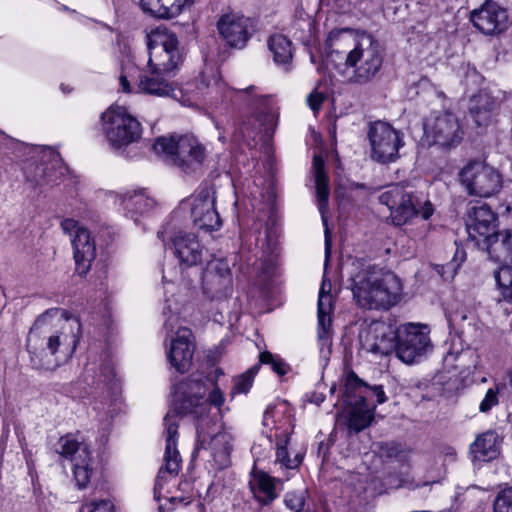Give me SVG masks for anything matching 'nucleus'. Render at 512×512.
Wrapping results in <instances>:
<instances>
[{
    "mask_svg": "<svg viewBox=\"0 0 512 512\" xmlns=\"http://www.w3.org/2000/svg\"><path fill=\"white\" fill-rule=\"evenodd\" d=\"M75 271L83 277L90 271L92 262L96 258V244L88 229H79L71 239Z\"/></svg>",
    "mask_w": 512,
    "mask_h": 512,
    "instance_id": "obj_25",
    "label": "nucleus"
},
{
    "mask_svg": "<svg viewBox=\"0 0 512 512\" xmlns=\"http://www.w3.org/2000/svg\"><path fill=\"white\" fill-rule=\"evenodd\" d=\"M379 201L389 208L392 222L397 226L418 216L428 220L434 213L433 204L423 194L401 185L390 186L379 196Z\"/></svg>",
    "mask_w": 512,
    "mask_h": 512,
    "instance_id": "obj_5",
    "label": "nucleus"
},
{
    "mask_svg": "<svg viewBox=\"0 0 512 512\" xmlns=\"http://www.w3.org/2000/svg\"><path fill=\"white\" fill-rule=\"evenodd\" d=\"M220 35L234 48H243L251 36L250 19L236 14H225L217 23Z\"/></svg>",
    "mask_w": 512,
    "mask_h": 512,
    "instance_id": "obj_24",
    "label": "nucleus"
},
{
    "mask_svg": "<svg viewBox=\"0 0 512 512\" xmlns=\"http://www.w3.org/2000/svg\"><path fill=\"white\" fill-rule=\"evenodd\" d=\"M259 361L261 364H270L273 371L280 376L286 374L287 372L286 364L279 358L274 357V355L268 351L260 353Z\"/></svg>",
    "mask_w": 512,
    "mask_h": 512,
    "instance_id": "obj_42",
    "label": "nucleus"
},
{
    "mask_svg": "<svg viewBox=\"0 0 512 512\" xmlns=\"http://www.w3.org/2000/svg\"><path fill=\"white\" fill-rule=\"evenodd\" d=\"M464 259H465V251L463 249H461V250L457 249L455 256L451 262L457 263L458 267H459L460 264L464 261Z\"/></svg>",
    "mask_w": 512,
    "mask_h": 512,
    "instance_id": "obj_55",
    "label": "nucleus"
},
{
    "mask_svg": "<svg viewBox=\"0 0 512 512\" xmlns=\"http://www.w3.org/2000/svg\"><path fill=\"white\" fill-rule=\"evenodd\" d=\"M120 204L126 211V214L137 221L138 215L149 212L155 205L153 199L145 195L143 191L132 192L120 197Z\"/></svg>",
    "mask_w": 512,
    "mask_h": 512,
    "instance_id": "obj_32",
    "label": "nucleus"
},
{
    "mask_svg": "<svg viewBox=\"0 0 512 512\" xmlns=\"http://www.w3.org/2000/svg\"><path fill=\"white\" fill-rule=\"evenodd\" d=\"M171 241L175 256L181 264L187 267L201 264L208 258V250L200 243L198 237L191 232L179 231Z\"/></svg>",
    "mask_w": 512,
    "mask_h": 512,
    "instance_id": "obj_23",
    "label": "nucleus"
},
{
    "mask_svg": "<svg viewBox=\"0 0 512 512\" xmlns=\"http://www.w3.org/2000/svg\"><path fill=\"white\" fill-rule=\"evenodd\" d=\"M82 509L88 512H114V505L110 500L102 499L85 504Z\"/></svg>",
    "mask_w": 512,
    "mask_h": 512,
    "instance_id": "obj_44",
    "label": "nucleus"
},
{
    "mask_svg": "<svg viewBox=\"0 0 512 512\" xmlns=\"http://www.w3.org/2000/svg\"><path fill=\"white\" fill-rule=\"evenodd\" d=\"M81 338V323L58 308L46 310L34 322L27 337L33 368L54 371L73 356Z\"/></svg>",
    "mask_w": 512,
    "mask_h": 512,
    "instance_id": "obj_1",
    "label": "nucleus"
},
{
    "mask_svg": "<svg viewBox=\"0 0 512 512\" xmlns=\"http://www.w3.org/2000/svg\"><path fill=\"white\" fill-rule=\"evenodd\" d=\"M398 327L385 323H375L361 336L362 348L376 355H389L395 352Z\"/></svg>",
    "mask_w": 512,
    "mask_h": 512,
    "instance_id": "obj_22",
    "label": "nucleus"
},
{
    "mask_svg": "<svg viewBox=\"0 0 512 512\" xmlns=\"http://www.w3.org/2000/svg\"><path fill=\"white\" fill-rule=\"evenodd\" d=\"M169 501L173 504L175 503H183L184 505H187L190 503L189 500H187L186 498L184 497H170L169 498Z\"/></svg>",
    "mask_w": 512,
    "mask_h": 512,
    "instance_id": "obj_57",
    "label": "nucleus"
},
{
    "mask_svg": "<svg viewBox=\"0 0 512 512\" xmlns=\"http://www.w3.org/2000/svg\"><path fill=\"white\" fill-rule=\"evenodd\" d=\"M26 460H27V464H28V466H30V461H29V459H28V456H27V455H26Z\"/></svg>",
    "mask_w": 512,
    "mask_h": 512,
    "instance_id": "obj_60",
    "label": "nucleus"
},
{
    "mask_svg": "<svg viewBox=\"0 0 512 512\" xmlns=\"http://www.w3.org/2000/svg\"><path fill=\"white\" fill-rule=\"evenodd\" d=\"M114 376V368L112 364L105 362L101 364L99 374H96L95 365L86 366L83 379L87 385L99 387L101 384H110L113 381Z\"/></svg>",
    "mask_w": 512,
    "mask_h": 512,
    "instance_id": "obj_36",
    "label": "nucleus"
},
{
    "mask_svg": "<svg viewBox=\"0 0 512 512\" xmlns=\"http://www.w3.org/2000/svg\"><path fill=\"white\" fill-rule=\"evenodd\" d=\"M500 442L493 431H487L479 435L470 446V452L474 460L488 462L499 455Z\"/></svg>",
    "mask_w": 512,
    "mask_h": 512,
    "instance_id": "obj_29",
    "label": "nucleus"
},
{
    "mask_svg": "<svg viewBox=\"0 0 512 512\" xmlns=\"http://www.w3.org/2000/svg\"><path fill=\"white\" fill-rule=\"evenodd\" d=\"M196 450L206 454L216 469H225L231 465L233 437L226 431L209 435L202 427H198Z\"/></svg>",
    "mask_w": 512,
    "mask_h": 512,
    "instance_id": "obj_14",
    "label": "nucleus"
},
{
    "mask_svg": "<svg viewBox=\"0 0 512 512\" xmlns=\"http://www.w3.org/2000/svg\"><path fill=\"white\" fill-rule=\"evenodd\" d=\"M47 174L46 169L43 164L36 165L35 167V175L31 179V181L35 182L36 185H40L42 183H47L49 180H47Z\"/></svg>",
    "mask_w": 512,
    "mask_h": 512,
    "instance_id": "obj_52",
    "label": "nucleus"
},
{
    "mask_svg": "<svg viewBox=\"0 0 512 512\" xmlns=\"http://www.w3.org/2000/svg\"><path fill=\"white\" fill-rule=\"evenodd\" d=\"M102 131L110 147L115 151L124 149L141 138L140 122L120 106L108 108L101 116Z\"/></svg>",
    "mask_w": 512,
    "mask_h": 512,
    "instance_id": "obj_7",
    "label": "nucleus"
},
{
    "mask_svg": "<svg viewBox=\"0 0 512 512\" xmlns=\"http://www.w3.org/2000/svg\"><path fill=\"white\" fill-rule=\"evenodd\" d=\"M344 395L347 404L352 406L348 418V428L350 431L358 433L370 425L374 417L375 405L370 406L366 403L364 395H355L354 393L347 395L346 391Z\"/></svg>",
    "mask_w": 512,
    "mask_h": 512,
    "instance_id": "obj_26",
    "label": "nucleus"
},
{
    "mask_svg": "<svg viewBox=\"0 0 512 512\" xmlns=\"http://www.w3.org/2000/svg\"><path fill=\"white\" fill-rule=\"evenodd\" d=\"M352 281L353 297L362 308L388 310L401 300L402 282L393 272L367 265L352 277Z\"/></svg>",
    "mask_w": 512,
    "mask_h": 512,
    "instance_id": "obj_4",
    "label": "nucleus"
},
{
    "mask_svg": "<svg viewBox=\"0 0 512 512\" xmlns=\"http://www.w3.org/2000/svg\"><path fill=\"white\" fill-rule=\"evenodd\" d=\"M345 387L347 395L350 393H354L355 395H364L366 396V401L370 396L376 397L377 404H382L387 400L381 385L368 386L359 379L354 372L347 374Z\"/></svg>",
    "mask_w": 512,
    "mask_h": 512,
    "instance_id": "obj_34",
    "label": "nucleus"
},
{
    "mask_svg": "<svg viewBox=\"0 0 512 512\" xmlns=\"http://www.w3.org/2000/svg\"><path fill=\"white\" fill-rule=\"evenodd\" d=\"M153 149L171 164L186 173L199 169L205 158L206 150L199 140L190 134L183 136L159 137Z\"/></svg>",
    "mask_w": 512,
    "mask_h": 512,
    "instance_id": "obj_6",
    "label": "nucleus"
},
{
    "mask_svg": "<svg viewBox=\"0 0 512 512\" xmlns=\"http://www.w3.org/2000/svg\"><path fill=\"white\" fill-rule=\"evenodd\" d=\"M495 280L501 290L503 299L512 304V268L501 267L495 272Z\"/></svg>",
    "mask_w": 512,
    "mask_h": 512,
    "instance_id": "obj_38",
    "label": "nucleus"
},
{
    "mask_svg": "<svg viewBox=\"0 0 512 512\" xmlns=\"http://www.w3.org/2000/svg\"><path fill=\"white\" fill-rule=\"evenodd\" d=\"M475 101L478 103L484 102L483 105V112L487 113L492 109V102L489 101V98L487 96H478ZM470 112L475 115H480L482 113V109L478 107L477 105L472 104L470 107Z\"/></svg>",
    "mask_w": 512,
    "mask_h": 512,
    "instance_id": "obj_49",
    "label": "nucleus"
},
{
    "mask_svg": "<svg viewBox=\"0 0 512 512\" xmlns=\"http://www.w3.org/2000/svg\"><path fill=\"white\" fill-rule=\"evenodd\" d=\"M139 75L138 89L149 95L157 97H171L181 101L182 90L171 81L163 71L149 67Z\"/></svg>",
    "mask_w": 512,
    "mask_h": 512,
    "instance_id": "obj_21",
    "label": "nucleus"
},
{
    "mask_svg": "<svg viewBox=\"0 0 512 512\" xmlns=\"http://www.w3.org/2000/svg\"><path fill=\"white\" fill-rule=\"evenodd\" d=\"M56 451L61 457L71 461L78 488H86L93 474L88 445L78 441L72 434H67L59 439Z\"/></svg>",
    "mask_w": 512,
    "mask_h": 512,
    "instance_id": "obj_12",
    "label": "nucleus"
},
{
    "mask_svg": "<svg viewBox=\"0 0 512 512\" xmlns=\"http://www.w3.org/2000/svg\"><path fill=\"white\" fill-rule=\"evenodd\" d=\"M367 137L371 160L380 164H389L400 158L399 150L405 144L404 134L389 123L384 121L369 123Z\"/></svg>",
    "mask_w": 512,
    "mask_h": 512,
    "instance_id": "obj_9",
    "label": "nucleus"
},
{
    "mask_svg": "<svg viewBox=\"0 0 512 512\" xmlns=\"http://www.w3.org/2000/svg\"><path fill=\"white\" fill-rule=\"evenodd\" d=\"M330 250H331L330 232H329L328 228L326 227V229H325V254H326L327 259L330 255Z\"/></svg>",
    "mask_w": 512,
    "mask_h": 512,
    "instance_id": "obj_54",
    "label": "nucleus"
},
{
    "mask_svg": "<svg viewBox=\"0 0 512 512\" xmlns=\"http://www.w3.org/2000/svg\"><path fill=\"white\" fill-rule=\"evenodd\" d=\"M214 86H215V87H217V86H218V82H217V81H215V82H214Z\"/></svg>",
    "mask_w": 512,
    "mask_h": 512,
    "instance_id": "obj_61",
    "label": "nucleus"
},
{
    "mask_svg": "<svg viewBox=\"0 0 512 512\" xmlns=\"http://www.w3.org/2000/svg\"><path fill=\"white\" fill-rule=\"evenodd\" d=\"M203 292L210 299L227 297L232 291V273L224 259L208 262L202 275Z\"/></svg>",
    "mask_w": 512,
    "mask_h": 512,
    "instance_id": "obj_16",
    "label": "nucleus"
},
{
    "mask_svg": "<svg viewBox=\"0 0 512 512\" xmlns=\"http://www.w3.org/2000/svg\"><path fill=\"white\" fill-rule=\"evenodd\" d=\"M494 512H512V488L500 491L494 501Z\"/></svg>",
    "mask_w": 512,
    "mask_h": 512,
    "instance_id": "obj_41",
    "label": "nucleus"
},
{
    "mask_svg": "<svg viewBox=\"0 0 512 512\" xmlns=\"http://www.w3.org/2000/svg\"><path fill=\"white\" fill-rule=\"evenodd\" d=\"M190 201L191 218L196 227L207 231L219 229L221 220L214 207V191L211 188H202Z\"/></svg>",
    "mask_w": 512,
    "mask_h": 512,
    "instance_id": "obj_18",
    "label": "nucleus"
},
{
    "mask_svg": "<svg viewBox=\"0 0 512 512\" xmlns=\"http://www.w3.org/2000/svg\"><path fill=\"white\" fill-rule=\"evenodd\" d=\"M179 317L175 314H171L167 319L164 321V328L167 332H173L175 327L178 325Z\"/></svg>",
    "mask_w": 512,
    "mask_h": 512,
    "instance_id": "obj_53",
    "label": "nucleus"
},
{
    "mask_svg": "<svg viewBox=\"0 0 512 512\" xmlns=\"http://www.w3.org/2000/svg\"><path fill=\"white\" fill-rule=\"evenodd\" d=\"M195 351V339L192 331L186 327H179L175 337L171 339L167 358L177 372L184 374L189 371Z\"/></svg>",
    "mask_w": 512,
    "mask_h": 512,
    "instance_id": "obj_20",
    "label": "nucleus"
},
{
    "mask_svg": "<svg viewBox=\"0 0 512 512\" xmlns=\"http://www.w3.org/2000/svg\"><path fill=\"white\" fill-rule=\"evenodd\" d=\"M326 48L328 62L339 71L352 68L351 81L356 84L369 83L383 63L379 42L370 35H363L357 40L350 29L331 31Z\"/></svg>",
    "mask_w": 512,
    "mask_h": 512,
    "instance_id": "obj_3",
    "label": "nucleus"
},
{
    "mask_svg": "<svg viewBox=\"0 0 512 512\" xmlns=\"http://www.w3.org/2000/svg\"><path fill=\"white\" fill-rule=\"evenodd\" d=\"M424 130L427 138L432 139L433 144L442 147L456 146L463 138L459 119L451 112H444L436 116L432 122L425 124Z\"/></svg>",
    "mask_w": 512,
    "mask_h": 512,
    "instance_id": "obj_17",
    "label": "nucleus"
},
{
    "mask_svg": "<svg viewBox=\"0 0 512 512\" xmlns=\"http://www.w3.org/2000/svg\"><path fill=\"white\" fill-rule=\"evenodd\" d=\"M488 238L481 242L479 248L486 250L490 257L497 262L510 261L512 254V229L494 230Z\"/></svg>",
    "mask_w": 512,
    "mask_h": 512,
    "instance_id": "obj_28",
    "label": "nucleus"
},
{
    "mask_svg": "<svg viewBox=\"0 0 512 512\" xmlns=\"http://www.w3.org/2000/svg\"><path fill=\"white\" fill-rule=\"evenodd\" d=\"M460 181L470 195L490 197L499 191L502 183L500 173L482 161H471L460 174Z\"/></svg>",
    "mask_w": 512,
    "mask_h": 512,
    "instance_id": "obj_11",
    "label": "nucleus"
},
{
    "mask_svg": "<svg viewBox=\"0 0 512 512\" xmlns=\"http://www.w3.org/2000/svg\"><path fill=\"white\" fill-rule=\"evenodd\" d=\"M305 493H288L285 496V504L286 506L294 511V512H300L303 509V506L305 504Z\"/></svg>",
    "mask_w": 512,
    "mask_h": 512,
    "instance_id": "obj_43",
    "label": "nucleus"
},
{
    "mask_svg": "<svg viewBox=\"0 0 512 512\" xmlns=\"http://www.w3.org/2000/svg\"><path fill=\"white\" fill-rule=\"evenodd\" d=\"M274 481V478L263 471L253 470L251 473L250 490L263 505H268L277 498Z\"/></svg>",
    "mask_w": 512,
    "mask_h": 512,
    "instance_id": "obj_31",
    "label": "nucleus"
},
{
    "mask_svg": "<svg viewBox=\"0 0 512 512\" xmlns=\"http://www.w3.org/2000/svg\"><path fill=\"white\" fill-rule=\"evenodd\" d=\"M192 3L193 0H141V6L144 11L163 19H171L178 16L185 6Z\"/></svg>",
    "mask_w": 512,
    "mask_h": 512,
    "instance_id": "obj_30",
    "label": "nucleus"
},
{
    "mask_svg": "<svg viewBox=\"0 0 512 512\" xmlns=\"http://www.w3.org/2000/svg\"><path fill=\"white\" fill-rule=\"evenodd\" d=\"M233 99L255 118L266 132L274 130L278 121V106L275 97L263 94L256 86L234 90Z\"/></svg>",
    "mask_w": 512,
    "mask_h": 512,
    "instance_id": "obj_10",
    "label": "nucleus"
},
{
    "mask_svg": "<svg viewBox=\"0 0 512 512\" xmlns=\"http://www.w3.org/2000/svg\"><path fill=\"white\" fill-rule=\"evenodd\" d=\"M426 327L407 324L398 327L395 353L406 364L421 358L430 347V338Z\"/></svg>",
    "mask_w": 512,
    "mask_h": 512,
    "instance_id": "obj_13",
    "label": "nucleus"
},
{
    "mask_svg": "<svg viewBox=\"0 0 512 512\" xmlns=\"http://www.w3.org/2000/svg\"><path fill=\"white\" fill-rule=\"evenodd\" d=\"M61 228L64 231V233L69 234L72 238L74 235L77 234V230L86 229L85 227L80 226L76 220L71 218L64 219L61 222Z\"/></svg>",
    "mask_w": 512,
    "mask_h": 512,
    "instance_id": "obj_47",
    "label": "nucleus"
},
{
    "mask_svg": "<svg viewBox=\"0 0 512 512\" xmlns=\"http://www.w3.org/2000/svg\"><path fill=\"white\" fill-rule=\"evenodd\" d=\"M288 442L289 436L284 433L277 442L276 461L287 469H295L301 464L303 456L298 453L294 458H290L287 450Z\"/></svg>",
    "mask_w": 512,
    "mask_h": 512,
    "instance_id": "obj_37",
    "label": "nucleus"
},
{
    "mask_svg": "<svg viewBox=\"0 0 512 512\" xmlns=\"http://www.w3.org/2000/svg\"><path fill=\"white\" fill-rule=\"evenodd\" d=\"M458 269V264L455 262H449L446 265L436 266L438 274L444 279L449 280L454 277Z\"/></svg>",
    "mask_w": 512,
    "mask_h": 512,
    "instance_id": "obj_46",
    "label": "nucleus"
},
{
    "mask_svg": "<svg viewBox=\"0 0 512 512\" xmlns=\"http://www.w3.org/2000/svg\"><path fill=\"white\" fill-rule=\"evenodd\" d=\"M157 235H158V237H159V238H162V236H163V232H162V231H159V232L157 233Z\"/></svg>",
    "mask_w": 512,
    "mask_h": 512,
    "instance_id": "obj_59",
    "label": "nucleus"
},
{
    "mask_svg": "<svg viewBox=\"0 0 512 512\" xmlns=\"http://www.w3.org/2000/svg\"><path fill=\"white\" fill-rule=\"evenodd\" d=\"M497 215L489 205L482 202H470L467 210L466 230L468 238L481 246L483 240L489 239V235L496 230Z\"/></svg>",
    "mask_w": 512,
    "mask_h": 512,
    "instance_id": "obj_15",
    "label": "nucleus"
},
{
    "mask_svg": "<svg viewBox=\"0 0 512 512\" xmlns=\"http://www.w3.org/2000/svg\"><path fill=\"white\" fill-rule=\"evenodd\" d=\"M313 170L315 174V186L318 206L321 214H324V210L328 205L329 198V181L324 171V161L321 156L315 155L313 158ZM324 217V215H322ZM323 222L326 225V219L323 218Z\"/></svg>",
    "mask_w": 512,
    "mask_h": 512,
    "instance_id": "obj_33",
    "label": "nucleus"
},
{
    "mask_svg": "<svg viewBox=\"0 0 512 512\" xmlns=\"http://www.w3.org/2000/svg\"><path fill=\"white\" fill-rule=\"evenodd\" d=\"M148 66L174 76L184 61L177 36L166 29L157 28L149 35Z\"/></svg>",
    "mask_w": 512,
    "mask_h": 512,
    "instance_id": "obj_8",
    "label": "nucleus"
},
{
    "mask_svg": "<svg viewBox=\"0 0 512 512\" xmlns=\"http://www.w3.org/2000/svg\"><path fill=\"white\" fill-rule=\"evenodd\" d=\"M323 101L324 97L319 92H313L307 97V103L314 112H317L320 109Z\"/></svg>",
    "mask_w": 512,
    "mask_h": 512,
    "instance_id": "obj_50",
    "label": "nucleus"
},
{
    "mask_svg": "<svg viewBox=\"0 0 512 512\" xmlns=\"http://www.w3.org/2000/svg\"><path fill=\"white\" fill-rule=\"evenodd\" d=\"M331 312L332 296L325 290V283L322 284L318 298V339L320 342L321 353L327 349L330 352L331 347Z\"/></svg>",
    "mask_w": 512,
    "mask_h": 512,
    "instance_id": "obj_27",
    "label": "nucleus"
},
{
    "mask_svg": "<svg viewBox=\"0 0 512 512\" xmlns=\"http://www.w3.org/2000/svg\"><path fill=\"white\" fill-rule=\"evenodd\" d=\"M475 320V316L472 310L466 307H460L451 311L448 315V321L451 325L463 330L466 326H470Z\"/></svg>",
    "mask_w": 512,
    "mask_h": 512,
    "instance_id": "obj_39",
    "label": "nucleus"
},
{
    "mask_svg": "<svg viewBox=\"0 0 512 512\" xmlns=\"http://www.w3.org/2000/svg\"><path fill=\"white\" fill-rule=\"evenodd\" d=\"M269 50L277 64L288 65L292 60V42L282 34H275L268 40Z\"/></svg>",
    "mask_w": 512,
    "mask_h": 512,
    "instance_id": "obj_35",
    "label": "nucleus"
},
{
    "mask_svg": "<svg viewBox=\"0 0 512 512\" xmlns=\"http://www.w3.org/2000/svg\"><path fill=\"white\" fill-rule=\"evenodd\" d=\"M470 20L485 35L499 34L509 25L507 11L492 0L485 1L480 8L473 10Z\"/></svg>",
    "mask_w": 512,
    "mask_h": 512,
    "instance_id": "obj_19",
    "label": "nucleus"
},
{
    "mask_svg": "<svg viewBox=\"0 0 512 512\" xmlns=\"http://www.w3.org/2000/svg\"><path fill=\"white\" fill-rule=\"evenodd\" d=\"M509 379H510V384L512 386V369L509 372Z\"/></svg>",
    "mask_w": 512,
    "mask_h": 512,
    "instance_id": "obj_58",
    "label": "nucleus"
},
{
    "mask_svg": "<svg viewBox=\"0 0 512 512\" xmlns=\"http://www.w3.org/2000/svg\"><path fill=\"white\" fill-rule=\"evenodd\" d=\"M120 85L124 92L129 93L131 91L129 81L125 75L120 76Z\"/></svg>",
    "mask_w": 512,
    "mask_h": 512,
    "instance_id": "obj_56",
    "label": "nucleus"
},
{
    "mask_svg": "<svg viewBox=\"0 0 512 512\" xmlns=\"http://www.w3.org/2000/svg\"><path fill=\"white\" fill-rule=\"evenodd\" d=\"M382 454L388 458L398 457L399 453L402 451L399 444L396 443H386L381 446Z\"/></svg>",
    "mask_w": 512,
    "mask_h": 512,
    "instance_id": "obj_51",
    "label": "nucleus"
},
{
    "mask_svg": "<svg viewBox=\"0 0 512 512\" xmlns=\"http://www.w3.org/2000/svg\"><path fill=\"white\" fill-rule=\"evenodd\" d=\"M497 403H498L497 392L493 389H489L486 392L484 399L481 401L479 409L481 412H488Z\"/></svg>",
    "mask_w": 512,
    "mask_h": 512,
    "instance_id": "obj_45",
    "label": "nucleus"
},
{
    "mask_svg": "<svg viewBox=\"0 0 512 512\" xmlns=\"http://www.w3.org/2000/svg\"><path fill=\"white\" fill-rule=\"evenodd\" d=\"M205 400L208 403V407L210 405H213L220 409V407L224 403V396L218 387H214L213 390L210 392L208 398Z\"/></svg>",
    "mask_w": 512,
    "mask_h": 512,
    "instance_id": "obj_48",
    "label": "nucleus"
},
{
    "mask_svg": "<svg viewBox=\"0 0 512 512\" xmlns=\"http://www.w3.org/2000/svg\"><path fill=\"white\" fill-rule=\"evenodd\" d=\"M207 382L201 376L192 375L182 382L175 395L173 408L170 409L164 418L165 453L164 465L159 469L155 485L154 498L159 500L161 490L169 478H175L180 469L182 458L177 449L178 438V417L193 415L201 418L208 412V403L205 400L207 393Z\"/></svg>",
    "mask_w": 512,
    "mask_h": 512,
    "instance_id": "obj_2",
    "label": "nucleus"
},
{
    "mask_svg": "<svg viewBox=\"0 0 512 512\" xmlns=\"http://www.w3.org/2000/svg\"><path fill=\"white\" fill-rule=\"evenodd\" d=\"M259 370V365H255L248 369L245 373L238 376L234 381L232 393H247L253 383V379Z\"/></svg>",
    "mask_w": 512,
    "mask_h": 512,
    "instance_id": "obj_40",
    "label": "nucleus"
}]
</instances>
